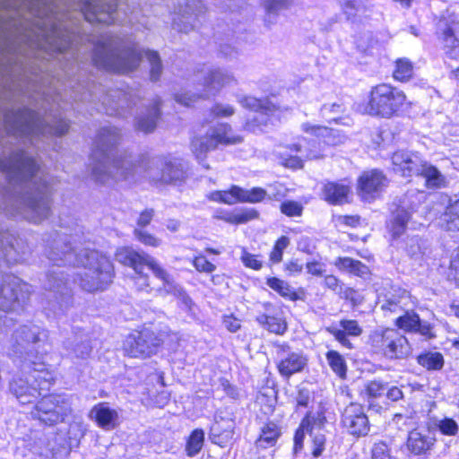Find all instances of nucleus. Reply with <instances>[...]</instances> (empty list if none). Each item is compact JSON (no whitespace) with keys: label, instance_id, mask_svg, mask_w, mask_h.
<instances>
[{"label":"nucleus","instance_id":"f257e3e1","mask_svg":"<svg viewBox=\"0 0 459 459\" xmlns=\"http://www.w3.org/2000/svg\"><path fill=\"white\" fill-rule=\"evenodd\" d=\"M0 170L21 189L17 199V212L25 219L38 223L50 213V187L33 158L22 151L11 153L0 160Z\"/></svg>","mask_w":459,"mask_h":459},{"label":"nucleus","instance_id":"f03ea898","mask_svg":"<svg viewBox=\"0 0 459 459\" xmlns=\"http://www.w3.org/2000/svg\"><path fill=\"white\" fill-rule=\"evenodd\" d=\"M122 134L114 126L101 128L96 141L90 170L92 179L101 186H113L134 180L139 160L126 151H118Z\"/></svg>","mask_w":459,"mask_h":459},{"label":"nucleus","instance_id":"7ed1b4c3","mask_svg":"<svg viewBox=\"0 0 459 459\" xmlns=\"http://www.w3.org/2000/svg\"><path fill=\"white\" fill-rule=\"evenodd\" d=\"M46 255L55 264L81 268L77 273L80 287L88 292L106 289L112 281L114 268L110 260L95 250L75 254L66 236L56 235L46 246Z\"/></svg>","mask_w":459,"mask_h":459},{"label":"nucleus","instance_id":"20e7f679","mask_svg":"<svg viewBox=\"0 0 459 459\" xmlns=\"http://www.w3.org/2000/svg\"><path fill=\"white\" fill-rule=\"evenodd\" d=\"M143 57L150 64L151 79L159 80L162 73V64L158 52L140 50L136 44L127 38L102 36L95 47L92 61L100 69L125 74L138 67Z\"/></svg>","mask_w":459,"mask_h":459},{"label":"nucleus","instance_id":"39448f33","mask_svg":"<svg viewBox=\"0 0 459 459\" xmlns=\"http://www.w3.org/2000/svg\"><path fill=\"white\" fill-rule=\"evenodd\" d=\"M23 369L28 376L13 379L10 384V390L21 403L26 404L41 395V391L49 390L55 375L43 361L30 352L26 353Z\"/></svg>","mask_w":459,"mask_h":459},{"label":"nucleus","instance_id":"423d86ee","mask_svg":"<svg viewBox=\"0 0 459 459\" xmlns=\"http://www.w3.org/2000/svg\"><path fill=\"white\" fill-rule=\"evenodd\" d=\"M4 122L9 132L21 136L63 135L68 132L70 127L68 122L63 119L55 120L54 124L50 125L29 108L6 114Z\"/></svg>","mask_w":459,"mask_h":459},{"label":"nucleus","instance_id":"0eeeda50","mask_svg":"<svg viewBox=\"0 0 459 459\" xmlns=\"http://www.w3.org/2000/svg\"><path fill=\"white\" fill-rule=\"evenodd\" d=\"M117 262L132 267L136 272L141 273L143 264L152 271L153 274L162 281V285L156 288L154 294L164 297L173 295L176 297H184V290L175 282L170 274L152 256L145 253H139L131 247H120L116 252Z\"/></svg>","mask_w":459,"mask_h":459},{"label":"nucleus","instance_id":"6e6552de","mask_svg":"<svg viewBox=\"0 0 459 459\" xmlns=\"http://www.w3.org/2000/svg\"><path fill=\"white\" fill-rule=\"evenodd\" d=\"M405 101L406 95L403 91L381 83L371 89L364 112L372 117L392 118L398 115Z\"/></svg>","mask_w":459,"mask_h":459},{"label":"nucleus","instance_id":"1a4fd4ad","mask_svg":"<svg viewBox=\"0 0 459 459\" xmlns=\"http://www.w3.org/2000/svg\"><path fill=\"white\" fill-rule=\"evenodd\" d=\"M202 80L195 92L178 93L175 96L176 101L189 107L198 100H205L215 96L222 88L236 82L231 74L219 68L206 71Z\"/></svg>","mask_w":459,"mask_h":459},{"label":"nucleus","instance_id":"9d476101","mask_svg":"<svg viewBox=\"0 0 459 459\" xmlns=\"http://www.w3.org/2000/svg\"><path fill=\"white\" fill-rule=\"evenodd\" d=\"M165 333L144 328L129 334L124 341V352L131 358L147 359L158 352L165 340Z\"/></svg>","mask_w":459,"mask_h":459},{"label":"nucleus","instance_id":"9b49d317","mask_svg":"<svg viewBox=\"0 0 459 459\" xmlns=\"http://www.w3.org/2000/svg\"><path fill=\"white\" fill-rule=\"evenodd\" d=\"M69 411L70 407L65 398L51 394L38 402L30 415L45 425L53 426L62 422Z\"/></svg>","mask_w":459,"mask_h":459},{"label":"nucleus","instance_id":"f8f14e48","mask_svg":"<svg viewBox=\"0 0 459 459\" xmlns=\"http://www.w3.org/2000/svg\"><path fill=\"white\" fill-rule=\"evenodd\" d=\"M32 292V287L15 276H6L0 283V309L15 310L21 307Z\"/></svg>","mask_w":459,"mask_h":459},{"label":"nucleus","instance_id":"ddd939ff","mask_svg":"<svg viewBox=\"0 0 459 459\" xmlns=\"http://www.w3.org/2000/svg\"><path fill=\"white\" fill-rule=\"evenodd\" d=\"M373 345L389 359H403L411 353L408 340L395 329L386 328L373 335Z\"/></svg>","mask_w":459,"mask_h":459},{"label":"nucleus","instance_id":"4468645a","mask_svg":"<svg viewBox=\"0 0 459 459\" xmlns=\"http://www.w3.org/2000/svg\"><path fill=\"white\" fill-rule=\"evenodd\" d=\"M149 175L166 184H178L185 181L186 172L181 160L176 158L158 157L151 161Z\"/></svg>","mask_w":459,"mask_h":459},{"label":"nucleus","instance_id":"2eb2a0df","mask_svg":"<svg viewBox=\"0 0 459 459\" xmlns=\"http://www.w3.org/2000/svg\"><path fill=\"white\" fill-rule=\"evenodd\" d=\"M206 8L200 0H183L178 4V12L173 19V28L188 33L195 30L198 17L204 13Z\"/></svg>","mask_w":459,"mask_h":459},{"label":"nucleus","instance_id":"dca6fc26","mask_svg":"<svg viewBox=\"0 0 459 459\" xmlns=\"http://www.w3.org/2000/svg\"><path fill=\"white\" fill-rule=\"evenodd\" d=\"M342 426L351 436L359 437L368 434L370 425L361 404L351 403L342 411Z\"/></svg>","mask_w":459,"mask_h":459},{"label":"nucleus","instance_id":"f3484780","mask_svg":"<svg viewBox=\"0 0 459 459\" xmlns=\"http://www.w3.org/2000/svg\"><path fill=\"white\" fill-rule=\"evenodd\" d=\"M116 9V0H82V11L91 23H112Z\"/></svg>","mask_w":459,"mask_h":459},{"label":"nucleus","instance_id":"a211bd4d","mask_svg":"<svg viewBox=\"0 0 459 459\" xmlns=\"http://www.w3.org/2000/svg\"><path fill=\"white\" fill-rule=\"evenodd\" d=\"M458 25V17L454 13L443 16L437 22L438 37L446 53L455 59H459V39L455 35Z\"/></svg>","mask_w":459,"mask_h":459},{"label":"nucleus","instance_id":"6ab92c4d","mask_svg":"<svg viewBox=\"0 0 459 459\" xmlns=\"http://www.w3.org/2000/svg\"><path fill=\"white\" fill-rule=\"evenodd\" d=\"M402 248L414 263L420 265L430 258L432 253L429 241L418 235L407 236Z\"/></svg>","mask_w":459,"mask_h":459},{"label":"nucleus","instance_id":"aec40b11","mask_svg":"<svg viewBox=\"0 0 459 459\" xmlns=\"http://www.w3.org/2000/svg\"><path fill=\"white\" fill-rule=\"evenodd\" d=\"M422 159L413 152L398 151L392 156L393 169L403 177L419 175Z\"/></svg>","mask_w":459,"mask_h":459},{"label":"nucleus","instance_id":"412c9836","mask_svg":"<svg viewBox=\"0 0 459 459\" xmlns=\"http://www.w3.org/2000/svg\"><path fill=\"white\" fill-rule=\"evenodd\" d=\"M239 103L246 108L256 111L257 114L254 117L252 121L246 124V128L249 131L255 132L259 126L256 122L265 124L267 118L264 115L275 110V106L267 100H261L255 97H244L239 100Z\"/></svg>","mask_w":459,"mask_h":459},{"label":"nucleus","instance_id":"4be33fe9","mask_svg":"<svg viewBox=\"0 0 459 459\" xmlns=\"http://www.w3.org/2000/svg\"><path fill=\"white\" fill-rule=\"evenodd\" d=\"M235 425V421L230 417L216 416L211 426L210 438L220 446H226L233 438Z\"/></svg>","mask_w":459,"mask_h":459},{"label":"nucleus","instance_id":"5701e85b","mask_svg":"<svg viewBox=\"0 0 459 459\" xmlns=\"http://www.w3.org/2000/svg\"><path fill=\"white\" fill-rule=\"evenodd\" d=\"M308 359L302 351H292L280 360L277 365L279 373L289 378L296 373L301 372L307 365Z\"/></svg>","mask_w":459,"mask_h":459},{"label":"nucleus","instance_id":"b1692460","mask_svg":"<svg viewBox=\"0 0 459 459\" xmlns=\"http://www.w3.org/2000/svg\"><path fill=\"white\" fill-rule=\"evenodd\" d=\"M396 325L404 331L420 333L428 338L433 337L432 327L429 323L420 321V316L414 312L406 311L396 318Z\"/></svg>","mask_w":459,"mask_h":459},{"label":"nucleus","instance_id":"393cba45","mask_svg":"<svg viewBox=\"0 0 459 459\" xmlns=\"http://www.w3.org/2000/svg\"><path fill=\"white\" fill-rule=\"evenodd\" d=\"M90 417L95 420L99 427L106 430L114 429L118 425L117 411L103 403L93 406L90 411Z\"/></svg>","mask_w":459,"mask_h":459},{"label":"nucleus","instance_id":"a878e982","mask_svg":"<svg viewBox=\"0 0 459 459\" xmlns=\"http://www.w3.org/2000/svg\"><path fill=\"white\" fill-rule=\"evenodd\" d=\"M264 307L265 313L259 315L256 321L269 332L279 335L283 334L287 330L286 321L280 315L272 314L273 306L271 303H264Z\"/></svg>","mask_w":459,"mask_h":459},{"label":"nucleus","instance_id":"bb28decb","mask_svg":"<svg viewBox=\"0 0 459 459\" xmlns=\"http://www.w3.org/2000/svg\"><path fill=\"white\" fill-rule=\"evenodd\" d=\"M341 328L336 326H330L327 331L334 336L335 340L338 341L342 346L351 348V343L348 340L347 335L359 336L362 333V329L356 320L352 319H342L340 321Z\"/></svg>","mask_w":459,"mask_h":459},{"label":"nucleus","instance_id":"cd10ccee","mask_svg":"<svg viewBox=\"0 0 459 459\" xmlns=\"http://www.w3.org/2000/svg\"><path fill=\"white\" fill-rule=\"evenodd\" d=\"M386 178L378 170L364 172L359 179V189L363 198L380 191L385 186Z\"/></svg>","mask_w":459,"mask_h":459},{"label":"nucleus","instance_id":"c85d7f7f","mask_svg":"<svg viewBox=\"0 0 459 459\" xmlns=\"http://www.w3.org/2000/svg\"><path fill=\"white\" fill-rule=\"evenodd\" d=\"M435 438L430 433L414 429L409 433L407 448L414 455H422L429 451L434 445Z\"/></svg>","mask_w":459,"mask_h":459},{"label":"nucleus","instance_id":"c756f323","mask_svg":"<svg viewBox=\"0 0 459 459\" xmlns=\"http://www.w3.org/2000/svg\"><path fill=\"white\" fill-rule=\"evenodd\" d=\"M208 134L212 139V146L215 148L220 145H231L242 143L243 138L236 135L232 132V128L228 124H219L211 128Z\"/></svg>","mask_w":459,"mask_h":459},{"label":"nucleus","instance_id":"7c9ffc66","mask_svg":"<svg viewBox=\"0 0 459 459\" xmlns=\"http://www.w3.org/2000/svg\"><path fill=\"white\" fill-rule=\"evenodd\" d=\"M13 339L16 345L15 352L22 353L30 344L40 342V333L36 326L23 325L14 332Z\"/></svg>","mask_w":459,"mask_h":459},{"label":"nucleus","instance_id":"2f4dec72","mask_svg":"<svg viewBox=\"0 0 459 459\" xmlns=\"http://www.w3.org/2000/svg\"><path fill=\"white\" fill-rule=\"evenodd\" d=\"M350 192V187L346 185L328 182L323 187L322 195L327 203L339 205L348 202Z\"/></svg>","mask_w":459,"mask_h":459},{"label":"nucleus","instance_id":"473e14b6","mask_svg":"<svg viewBox=\"0 0 459 459\" xmlns=\"http://www.w3.org/2000/svg\"><path fill=\"white\" fill-rule=\"evenodd\" d=\"M47 40L58 52H65L72 47V35L63 31L61 26L53 23L51 30L47 32Z\"/></svg>","mask_w":459,"mask_h":459},{"label":"nucleus","instance_id":"72a5a7b5","mask_svg":"<svg viewBox=\"0 0 459 459\" xmlns=\"http://www.w3.org/2000/svg\"><path fill=\"white\" fill-rule=\"evenodd\" d=\"M290 148L291 151L302 153V157L308 160L323 159L325 156L323 153L325 150L320 141H303V143L292 144Z\"/></svg>","mask_w":459,"mask_h":459},{"label":"nucleus","instance_id":"f704fd0d","mask_svg":"<svg viewBox=\"0 0 459 459\" xmlns=\"http://www.w3.org/2000/svg\"><path fill=\"white\" fill-rule=\"evenodd\" d=\"M280 436V429L275 423H265L261 429V433L255 441V446L257 448L262 449L272 447L275 446Z\"/></svg>","mask_w":459,"mask_h":459},{"label":"nucleus","instance_id":"c9c22d12","mask_svg":"<svg viewBox=\"0 0 459 459\" xmlns=\"http://www.w3.org/2000/svg\"><path fill=\"white\" fill-rule=\"evenodd\" d=\"M407 208L413 209V206H409L407 201L403 199L401 202V206L393 214L391 231L394 237H399L405 230L406 224L411 217Z\"/></svg>","mask_w":459,"mask_h":459},{"label":"nucleus","instance_id":"e433bc0d","mask_svg":"<svg viewBox=\"0 0 459 459\" xmlns=\"http://www.w3.org/2000/svg\"><path fill=\"white\" fill-rule=\"evenodd\" d=\"M159 104L160 100H156L146 115L139 116L136 121L137 130L143 133H151L155 129L160 117Z\"/></svg>","mask_w":459,"mask_h":459},{"label":"nucleus","instance_id":"4c0bfd02","mask_svg":"<svg viewBox=\"0 0 459 459\" xmlns=\"http://www.w3.org/2000/svg\"><path fill=\"white\" fill-rule=\"evenodd\" d=\"M46 289L58 294L61 299L70 296V289L62 272H52L48 274Z\"/></svg>","mask_w":459,"mask_h":459},{"label":"nucleus","instance_id":"58836bf2","mask_svg":"<svg viewBox=\"0 0 459 459\" xmlns=\"http://www.w3.org/2000/svg\"><path fill=\"white\" fill-rule=\"evenodd\" d=\"M302 129L306 133H310L319 138H323L324 145H336L340 142L335 140L336 132L333 129L325 126H312L308 123L303 124Z\"/></svg>","mask_w":459,"mask_h":459},{"label":"nucleus","instance_id":"ea45409f","mask_svg":"<svg viewBox=\"0 0 459 459\" xmlns=\"http://www.w3.org/2000/svg\"><path fill=\"white\" fill-rule=\"evenodd\" d=\"M266 284L280 296L289 300L295 301L299 299L294 289L285 281L277 277H271L266 280Z\"/></svg>","mask_w":459,"mask_h":459},{"label":"nucleus","instance_id":"a19ab883","mask_svg":"<svg viewBox=\"0 0 459 459\" xmlns=\"http://www.w3.org/2000/svg\"><path fill=\"white\" fill-rule=\"evenodd\" d=\"M334 265L340 270L348 271L358 276H364L368 273V268L360 261L354 260L351 257H339Z\"/></svg>","mask_w":459,"mask_h":459},{"label":"nucleus","instance_id":"79ce46f5","mask_svg":"<svg viewBox=\"0 0 459 459\" xmlns=\"http://www.w3.org/2000/svg\"><path fill=\"white\" fill-rule=\"evenodd\" d=\"M441 220L448 230H459V199L447 206Z\"/></svg>","mask_w":459,"mask_h":459},{"label":"nucleus","instance_id":"37998d69","mask_svg":"<svg viewBox=\"0 0 459 459\" xmlns=\"http://www.w3.org/2000/svg\"><path fill=\"white\" fill-rule=\"evenodd\" d=\"M418 363L428 370H439L444 366V359L441 353L429 351L420 354L417 358Z\"/></svg>","mask_w":459,"mask_h":459},{"label":"nucleus","instance_id":"c03bdc74","mask_svg":"<svg viewBox=\"0 0 459 459\" xmlns=\"http://www.w3.org/2000/svg\"><path fill=\"white\" fill-rule=\"evenodd\" d=\"M325 357L332 370L340 378L344 379L347 373V365L344 358L335 351H329Z\"/></svg>","mask_w":459,"mask_h":459},{"label":"nucleus","instance_id":"a18cd8bd","mask_svg":"<svg viewBox=\"0 0 459 459\" xmlns=\"http://www.w3.org/2000/svg\"><path fill=\"white\" fill-rule=\"evenodd\" d=\"M419 175H422L426 178L428 185L431 186H439L443 182V177L440 172L423 160H421V168L419 169Z\"/></svg>","mask_w":459,"mask_h":459},{"label":"nucleus","instance_id":"49530a36","mask_svg":"<svg viewBox=\"0 0 459 459\" xmlns=\"http://www.w3.org/2000/svg\"><path fill=\"white\" fill-rule=\"evenodd\" d=\"M413 73V65L407 58H399L395 62V68L393 76L396 81L404 82L409 80Z\"/></svg>","mask_w":459,"mask_h":459},{"label":"nucleus","instance_id":"de8ad7c7","mask_svg":"<svg viewBox=\"0 0 459 459\" xmlns=\"http://www.w3.org/2000/svg\"><path fill=\"white\" fill-rule=\"evenodd\" d=\"M257 216L258 212L255 210L246 209L237 212L226 213L221 217V219L230 223L242 224L257 218Z\"/></svg>","mask_w":459,"mask_h":459},{"label":"nucleus","instance_id":"09e8293b","mask_svg":"<svg viewBox=\"0 0 459 459\" xmlns=\"http://www.w3.org/2000/svg\"><path fill=\"white\" fill-rule=\"evenodd\" d=\"M211 143L212 139L208 133L204 136L194 138L191 147L197 159L204 156L209 151L215 149V146H212Z\"/></svg>","mask_w":459,"mask_h":459},{"label":"nucleus","instance_id":"8fccbe9b","mask_svg":"<svg viewBox=\"0 0 459 459\" xmlns=\"http://www.w3.org/2000/svg\"><path fill=\"white\" fill-rule=\"evenodd\" d=\"M204 440V433L202 429H195L192 432L186 444L187 455L194 456L200 452Z\"/></svg>","mask_w":459,"mask_h":459},{"label":"nucleus","instance_id":"3c124183","mask_svg":"<svg viewBox=\"0 0 459 459\" xmlns=\"http://www.w3.org/2000/svg\"><path fill=\"white\" fill-rule=\"evenodd\" d=\"M134 235L135 238L142 244L152 247H158L161 244V239L140 228L134 230Z\"/></svg>","mask_w":459,"mask_h":459},{"label":"nucleus","instance_id":"603ef678","mask_svg":"<svg viewBox=\"0 0 459 459\" xmlns=\"http://www.w3.org/2000/svg\"><path fill=\"white\" fill-rule=\"evenodd\" d=\"M266 195V191L261 187H254L250 190L243 189V193L240 194L241 203H258L263 201Z\"/></svg>","mask_w":459,"mask_h":459},{"label":"nucleus","instance_id":"864d4df0","mask_svg":"<svg viewBox=\"0 0 459 459\" xmlns=\"http://www.w3.org/2000/svg\"><path fill=\"white\" fill-rule=\"evenodd\" d=\"M290 245V239L286 236H281L275 243L273 249L270 254V260L273 264H278L282 260L283 250Z\"/></svg>","mask_w":459,"mask_h":459},{"label":"nucleus","instance_id":"5fc2aeb1","mask_svg":"<svg viewBox=\"0 0 459 459\" xmlns=\"http://www.w3.org/2000/svg\"><path fill=\"white\" fill-rule=\"evenodd\" d=\"M386 390L385 385L379 380H372L365 385L364 393L368 398L380 397Z\"/></svg>","mask_w":459,"mask_h":459},{"label":"nucleus","instance_id":"6e6d98bb","mask_svg":"<svg viewBox=\"0 0 459 459\" xmlns=\"http://www.w3.org/2000/svg\"><path fill=\"white\" fill-rule=\"evenodd\" d=\"M281 212L288 217L301 216L303 205L296 201H285L280 206Z\"/></svg>","mask_w":459,"mask_h":459},{"label":"nucleus","instance_id":"4d7b16f0","mask_svg":"<svg viewBox=\"0 0 459 459\" xmlns=\"http://www.w3.org/2000/svg\"><path fill=\"white\" fill-rule=\"evenodd\" d=\"M243 193V188L233 186L229 191H222L221 203L227 204H234L236 203L241 202L240 194Z\"/></svg>","mask_w":459,"mask_h":459},{"label":"nucleus","instance_id":"13d9d810","mask_svg":"<svg viewBox=\"0 0 459 459\" xmlns=\"http://www.w3.org/2000/svg\"><path fill=\"white\" fill-rule=\"evenodd\" d=\"M408 299V296L405 292L399 299H389L385 303L382 304L381 308L383 310H388L392 313H400L403 310V300Z\"/></svg>","mask_w":459,"mask_h":459},{"label":"nucleus","instance_id":"bf43d9fd","mask_svg":"<svg viewBox=\"0 0 459 459\" xmlns=\"http://www.w3.org/2000/svg\"><path fill=\"white\" fill-rule=\"evenodd\" d=\"M195 268L201 273H212L215 271L216 266L209 262L204 255H197L193 260Z\"/></svg>","mask_w":459,"mask_h":459},{"label":"nucleus","instance_id":"052dcab7","mask_svg":"<svg viewBox=\"0 0 459 459\" xmlns=\"http://www.w3.org/2000/svg\"><path fill=\"white\" fill-rule=\"evenodd\" d=\"M240 259L246 267L254 270H260L263 266V263L257 259V255L247 252L246 249L242 250Z\"/></svg>","mask_w":459,"mask_h":459},{"label":"nucleus","instance_id":"680f3d73","mask_svg":"<svg viewBox=\"0 0 459 459\" xmlns=\"http://www.w3.org/2000/svg\"><path fill=\"white\" fill-rule=\"evenodd\" d=\"M0 258L6 260L9 264H15L22 260V255L16 252L13 245H10L0 250Z\"/></svg>","mask_w":459,"mask_h":459},{"label":"nucleus","instance_id":"e2e57ef3","mask_svg":"<svg viewBox=\"0 0 459 459\" xmlns=\"http://www.w3.org/2000/svg\"><path fill=\"white\" fill-rule=\"evenodd\" d=\"M343 13L348 16H355L359 8V0H337Z\"/></svg>","mask_w":459,"mask_h":459},{"label":"nucleus","instance_id":"0e129e2a","mask_svg":"<svg viewBox=\"0 0 459 459\" xmlns=\"http://www.w3.org/2000/svg\"><path fill=\"white\" fill-rule=\"evenodd\" d=\"M310 423H311L310 422V418H305L301 421V424H300L299 429L297 430V432L295 434V437H294L295 450L296 451L299 448H301V446H302L304 433L305 432L309 433L308 430H309Z\"/></svg>","mask_w":459,"mask_h":459},{"label":"nucleus","instance_id":"69168bd1","mask_svg":"<svg viewBox=\"0 0 459 459\" xmlns=\"http://www.w3.org/2000/svg\"><path fill=\"white\" fill-rule=\"evenodd\" d=\"M372 459H392L387 445L384 442L376 443L372 448Z\"/></svg>","mask_w":459,"mask_h":459},{"label":"nucleus","instance_id":"338daca9","mask_svg":"<svg viewBox=\"0 0 459 459\" xmlns=\"http://www.w3.org/2000/svg\"><path fill=\"white\" fill-rule=\"evenodd\" d=\"M145 264L142 265L141 273L135 272L137 276L135 277L134 283L139 290L146 291L148 293H152L155 291V288H152L149 283V279L146 275L143 274V268Z\"/></svg>","mask_w":459,"mask_h":459},{"label":"nucleus","instance_id":"774afa93","mask_svg":"<svg viewBox=\"0 0 459 459\" xmlns=\"http://www.w3.org/2000/svg\"><path fill=\"white\" fill-rule=\"evenodd\" d=\"M293 0H265L264 7L268 13H277L291 4Z\"/></svg>","mask_w":459,"mask_h":459}]
</instances>
